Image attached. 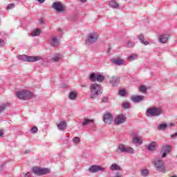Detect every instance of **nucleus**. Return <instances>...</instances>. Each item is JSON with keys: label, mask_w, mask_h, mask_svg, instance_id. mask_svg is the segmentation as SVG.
Listing matches in <instances>:
<instances>
[{"label": "nucleus", "mask_w": 177, "mask_h": 177, "mask_svg": "<svg viewBox=\"0 0 177 177\" xmlns=\"http://www.w3.org/2000/svg\"><path fill=\"white\" fill-rule=\"evenodd\" d=\"M102 93H103V88H102V86L96 83L91 84L90 95L91 99H96L99 95H102Z\"/></svg>", "instance_id": "nucleus-1"}, {"label": "nucleus", "mask_w": 177, "mask_h": 177, "mask_svg": "<svg viewBox=\"0 0 177 177\" xmlns=\"http://www.w3.org/2000/svg\"><path fill=\"white\" fill-rule=\"evenodd\" d=\"M162 114V109L161 108L152 107L149 108L146 111L147 117H158Z\"/></svg>", "instance_id": "nucleus-2"}, {"label": "nucleus", "mask_w": 177, "mask_h": 177, "mask_svg": "<svg viewBox=\"0 0 177 177\" xmlns=\"http://www.w3.org/2000/svg\"><path fill=\"white\" fill-rule=\"evenodd\" d=\"M153 164L158 171L165 174V165L164 164V161L161 160L160 158H155L153 161Z\"/></svg>", "instance_id": "nucleus-3"}, {"label": "nucleus", "mask_w": 177, "mask_h": 177, "mask_svg": "<svg viewBox=\"0 0 177 177\" xmlns=\"http://www.w3.org/2000/svg\"><path fill=\"white\" fill-rule=\"evenodd\" d=\"M97 38H99V34L96 32H92L89 33L86 39L85 44L86 45H92L95 42L97 41Z\"/></svg>", "instance_id": "nucleus-4"}, {"label": "nucleus", "mask_w": 177, "mask_h": 177, "mask_svg": "<svg viewBox=\"0 0 177 177\" xmlns=\"http://www.w3.org/2000/svg\"><path fill=\"white\" fill-rule=\"evenodd\" d=\"M17 97H19V99L27 100L31 99L32 97V93H31L28 91L22 90L21 91L17 92Z\"/></svg>", "instance_id": "nucleus-5"}, {"label": "nucleus", "mask_w": 177, "mask_h": 177, "mask_svg": "<svg viewBox=\"0 0 177 177\" xmlns=\"http://www.w3.org/2000/svg\"><path fill=\"white\" fill-rule=\"evenodd\" d=\"M32 172L37 176H42V175H46L50 174V169L48 168H41L35 167L32 168Z\"/></svg>", "instance_id": "nucleus-6"}, {"label": "nucleus", "mask_w": 177, "mask_h": 177, "mask_svg": "<svg viewBox=\"0 0 177 177\" xmlns=\"http://www.w3.org/2000/svg\"><path fill=\"white\" fill-rule=\"evenodd\" d=\"M52 8L57 10L59 13H64L67 10V6L60 2H54L52 5Z\"/></svg>", "instance_id": "nucleus-7"}, {"label": "nucleus", "mask_w": 177, "mask_h": 177, "mask_svg": "<svg viewBox=\"0 0 177 177\" xmlns=\"http://www.w3.org/2000/svg\"><path fill=\"white\" fill-rule=\"evenodd\" d=\"M127 121V116L124 114H120L116 115L114 119V122L115 125H121V124H124Z\"/></svg>", "instance_id": "nucleus-8"}, {"label": "nucleus", "mask_w": 177, "mask_h": 177, "mask_svg": "<svg viewBox=\"0 0 177 177\" xmlns=\"http://www.w3.org/2000/svg\"><path fill=\"white\" fill-rule=\"evenodd\" d=\"M132 142L133 145H136V146H140V145L143 143V140H142V137L139 136L138 133H134L133 134Z\"/></svg>", "instance_id": "nucleus-9"}, {"label": "nucleus", "mask_w": 177, "mask_h": 177, "mask_svg": "<svg viewBox=\"0 0 177 177\" xmlns=\"http://www.w3.org/2000/svg\"><path fill=\"white\" fill-rule=\"evenodd\" d=\"M103 121L108 125L113 122V115L110 113H106L104 115Z\"/></svg>", "instance_id": "nucleus-10"}, {"label": "nucleus", "mask_w": 177, "mask_h": 177, "mask_svg": "<svg viewBox=\"0 0 177 177\" xmlns=\"http://www.w3.org/2000/svg\"><path fill=\"white\" fill-rule=\"evenodd\" d=\"M171 151V146L169 145H165L162 147L160 154H162L161 157L162 158H164L167 157V155Z\"/></svg>", "instance_id": "nucleus-11"}, {"label": "nucleus", "mask_w": 177, "mask_h": 177, "mask_svg": "<svg viewBox=\"0 0 177 177\" xmlns=\"http://www.w3.org/2000/svg\"><path fill=\"white\" fill-rule=\"evenodd\" d=\"M120 77L119 76H112L109 80V84H112V86H117L120 82Z\"/></svg>", "instance_id": "nucleus-12"}, {"label": "nucleus", "mask_w": 177, "mask_h": 177, "mask_svg": "<svg viewBox=\"0 0 177 177\" xmlns=\"http://www.w3.org/2000/svg\"><path fill=\"white\" fill-rule=\"evenodd\" d=\"M99 171H104V167L97 165H92L89 167V172L95 173L99 172Z\"/></svg>", "instance_id": "nucleus-13"}, {"label": "nucleus", "mask_w": 177, "mask_h": 177, "mask_svg": "<svg viewBox=\"0 0 177 177\" xmlns=\"http://www.w3.org/2000/svg\"><path fill=\"white\" fill-rule=\"evenodd\" d=\"M145 95H133L131 97V100L133 102V103H139L145 100Z\"/></svg>", "instance_id": "nucleus-14"}, {"label": "nucleus", "mask_w": 177, "mask_h": 177, "mask_svg": "<svg viewBox=\"0 0 177 177\" xmlns=\"http://www.w3.org/2000/svg\"><path fill=\"white\" fill-rule=\"evenodd\" d=\"M39 60H41V57L28 56L26 62H29L30 63H34L35 62H38Z\"/></svg>", "instance_id": "nucleus-15"}, {"label": "nucleus", "mask_w": 177, "mask_h": 177, "mask_svg": "<svg viewBox=\"0 0 177 177\" xmlns=\"http://www.w3.org/2000/svg\"><path fill=\"white\" fill-rule=\"evenodd\" d=\"M62 59H63V55L57 54L52 57L51 62H53V63H58Z\"/></svg>", "instance_id": "nucleus-16"}, {"label": "nucleus", "mask_w": 177, "mask_h": 177, "mask_svg": "<svg viewBox=\"0 0 177 177\" xmlns=\"http://www.w3.org/2000/svg\"><path fill=\"white\" fill-rule=\"evenodd\" d=\"M111 171H122V168L120 165L117 163H113L110 167Z\"/></svg>", "instance_id": "nucleus-17"}, {"label": "nucleus", "mask_w": 177, "mask_h": 177, "mask_svg": "<svg viewBox=\"0 0 177 177\" xmlns=\"http://www.w3.org/2000/svg\"><path fill=\"white\" fill-rule=\"evenodd\" d=\"M169 37L167 35H162L159 37V42L160 44H167L168 42Z\"/></svg>", "instance_id": "nucleus-18"}, {"label": "nucleus", "mask_w": 177, "mask_h": 177, "mask_svg": "<svg viewBox=\"0 0 177 177\" xmlns=\"http://www.w3.org/2000/svg\"><path fill=\"white\" fill-rule=\"evenodd\" d=\"M116 153H127V147L124 145L120 144L116 150Z\"/></svg>", "instance_id": "nucleus-19"}, {"label": "nucleus", "mask_w": 177, "mask_h": 177, "mask_svg": "<svg viewBox=\"0 0 177 177\" xmlns=\"http://www.w3.org/2000/svg\"><path fill=\"white\" fill-rule=\"evenodd\" d=\"M111 62L113 64H115V66H122L124 64V59H113Z\"/></svg>", "instance_id": "nucleus-20"}, {"label": "nucleus", "mask_w": 177, "mask_h": 177, "mask_svg": "<svg viewBox=\"0 0 177 177\" xmlns=\"http://www.w3.org/2000/svg\"><path fill=\"white\" fill-rule=\"evenodd\" d=\"M57 128L59 131H64L67 128V123L65 121L61 122L57 124Z\"/></svg>", "instance_id": "nucleus-21"}, {"label": "nucleus", "mask_w": 177, "mask_h": 177, "mask_svg": "<svg viewBox=\"0 0 177 177\" xmlns=\"http://www.w3.org/2000/svg\"><path fill=\"white\" fill-rule=\"evenodd\" d=\"M156 147H157L156 142H152L147 146V149L149 150V151H153V150H156Z\"/></svg>", "instance_id": "nucleus-22"}, {"label": "nucleus", "mask_w": 177, "mask_h": 177, "mask_svg": "<svg viewBox=\"0 0 177 177\" xmlns=\"http://www.w3.org/2000/svg\"><path fill=\"white\" fill-rule=\"evenodd\" d=\"M109 6L113 8V9H120V4H118L116 1H111L109 2Z\"/></svg>", "instance_id": "nucleus-23"}, {"label": "nucleus", "mask_w": 177, "mask_h": 177, "mask_svg": "<svg viewBox=\"0 0 177 177\" xmlns=\"http://www.w3.org/2000/svg\"><path fill=\"white\" fill-rule=\"evenodd\" d=\"M138 38L143 45H147L149 44V41H145V36L143 35H138Z\"/></svg>", "instance_id": "nucleus-24"}, {"label": "nucleus", "mask_w": 177, "mask_h": 177, "mask_svg": "<svg viewBox=\"0 0 177 177\" xmlns=\"http://www.w3.org/2000/svg\"><path fill=\"white\" fill-rule=\"evenodd\" d=\"M40 35H41V29L39 28L35 29L31 33L32 37H38Z\"/></svg>", "instance_id": "nucleus-25"}, {"label": "nucleus", "mask_w": 177, "mask_h": 177, "mask_svg": "<svg viewBox=\"0 0 177 177\" xmlns=\"http://www.w3.org/2000/svg\"><path fill=\"white\" fill-rule=\"evenodd\" d=\"M167 127H168V124H167L166 123H163V124H159L158 126V131H165Z\"/></svg>", "instance_id": "nucleus-26"}, {"label": "nucleus", "mask_w": 177, "mask_h": 177, "mask_svg": "<svg viewBox=\"0 0 177 177\" xmlns=\"http://www.w3.org/2000/svg\"><path fill=\"white\" fill-rule=\"evenodd\" d=\"M68 97L71 99V100H75V99H77V93H75V91L71 92Z\"/></svg>", "instance_id": "nucleus-27"}, {"label": "nucleus", "mask_w": 177, "mask_h": 177, "mask_svg": "<svg viewBox=\"0 0 177 177\" xmlns=\"http://www.w3.org/2000/svg\"><path fill=\"white\" fill-rule=\"evenodd\" d=\"M139 57V55L138 54H131L130 56L128 57L127 59L129 60V62H133V60H136Z\"/></svg>", "instance_id": "nucleus-28"}, {"label": "nucleus", "mask_w": 177, "mask_h": 177, "mask_svg": "<svg viewBox=\"0 0 177 177\" xmlns=\"http://www.w3.org/2000/svg\"><path fill=\"white\" fill-rule=\"evenodd\" d=\"M91 122H93V120H89L87 118H84V122H82V125L83 127H86V125H89Z\"/></svg>", "instance_id": "nucleus-29"}, {"label": "nucleus", "mask_w": 177, "mask_h": 177, "mask_svg": "<svg viewBox=\"0 0 177 177\" xmlns=\"http://www.w3.org/2000/svg\"><path fill=\"white\" fill-rule=\"evenodd\" d=\"M97 75V74H95V73L90 74L89 79L92 82H96Z\"/></svg>", "instance_id": "nucleus-30"}, {"label": "nucleus", "mask_w": 177, "mask_h": 177, "mask_svg": "<svg viewBox=\"0 0 177 177\" xmlns=\"http://www.w3.org/2000/svg\"><path fill=\"white\" fill-rule=\"evenodd\" d=\"M58 44H59V40H57V38L53 37L52 41H51L52 46H57Z\"/></svg>", "instance_id": "nucleus-31"}, {"label": "nucleus", "mask_w": 177, "mask_h": 177, "mask_svg": "<svg viewBox=\"0 0 177 177\" xmlns=\"http://www.w3.org/2000/svg\"><path fill=\"white\" fill-rule=\"evenodd\" d=\"M96 81H97V82H103V81H104V76L100 74H97Z\"/></svg>", "instance_id": "nucleus-32"}, {"label": "nucleus", "mask_w": 177, "mask_h": 177, "mask_svg": "<svg viewBox=\"0 0 177 177\" xmlns=\"http://www.w3.org/2000/svg\"><path fill=\"white\" fill-rule=\"evenodd\" d=\"M140 91L142 93H146L147 92V87H146L145 85H141L140 86Z\"/></svg>", "instance_id": "nucleus-33"}, {"label": "nucleus", "mask_w": 177, "mask_h": 177, "mask_svg": "<svg viewBox=\"0 0 177 177\" xmlns=\"http://www.w3.org/2000/svg\"><path fill=\"white\" fill-rule=\"evenodd\" d=\"M18 59L22 60L23 62H27L28 56L26 55H19Z\"/></svg>", "instance_id": "nucleus-34"}, {"label": "nucleus", "mask_w": 177, "mask_h": 177, "mask_svg": "<svg viewBox=\"0 0 177 177\" xmlns=\"http://www.w3.org/2000/svg\"><path fill=\"white\" fill-rule=\"evenodd\" d=\"M126 153H130V154H133L135 151H133V148L131 147H126Z\"/></svg>", "instance_id": "nucleus-35"}, {"label": "nucleus", "mask_w": 177, "mask_h": 177, "mask_svg": "<svg viewBox=\"0 0 177 177\" xmlns=\"http://www.w3.org/2000/svg\"><path fill=\"white\" fill-rule=\"evenodd\" d=\"M123 109H129L131 107V104L128 102H124L122 104Z\"/></svg>", "instance_id": "nucleus-36"}, {"label": "nucleus", "mask_w": 177, "mask_h": 177, "mask_svg": "<svg viewBox=\"0 0 177 177\" xmlns=\"http://www.w3.org/2000/svg\"><path fill=\"white\" fill-rule=\"evenodd\" d=\"M149 175V170L147 169H143V170H141V176H147Z\"/></svg>", "instance_id": "nucleus-37"}, {"label": "nucleus", "mask_w": 177, "mask_h": 177, "mask_svg": "<svg viewBox=\"0 0 177 177\" xmlns=\"http://www.w3.org/2000/svg\"><path fill=\"white\" fill-rule=\"evenodd\" d=\"M8 107V103L6 104H3L2 105L0 106V113H2Z\"/></svg>", "instance_id": "nucleus-38"}, {"label": "nucleus", "mask_w": 177, "mask_h": 177, "mask_svg": "<svg viewBox=\"0 0 177 177\" xmlns=\"http://www.w3.org/2000/svg\"><path fill=\"white\" fill-rule=\"evenodd\" d=\"M30 132L32 133H37V132H38V127H33L31 129H30Z\"/></svg>", "instance_id": "nucleus-39"}, {"label": "nucleus", "mask_w": 177, "mask_h": 177, "mask_svg": "<svg viewBox=\"0 0 177 177\" xmlns=\"http://www.w3.org/2000/svg\"><path fill=\"white\" fill-rule=\"evenodd\" d=\"M127 48H133L135 46V43L129 41L127 44Z\"/></svg>", "instance_id": "nucleus-40"}, {"label": "nucleus", "mask_w": 177, "mask_h": 177, "mask_svg": "<svg viewBox=\"0 0 177 177\" xmlns=\"http://www.w3.org/2000/svg\"><path fill=\"white\" fill-rule=\"evenodd\" d=\"M73 141L74 142V143L77 145V143H79L81 141V140L80 139L79 137H75L73 138Z\"/></svg>", "instance_id": "nucleus-41"}, {"label": "nucleus", "mask_w": 177, "mask_h": 177, "mask_svg": "<svg viewBox=\"0 0 177 177\" xmlns=\"http://www.w3.org/2000/svg\"><path fill=\"white\" fill-rule=\"evenodd\" d=\"M15 6H16L15 5V3H10L7 6V9L8 10L13 9V8H15Z\"/></svg>", "instance_id": "nucleus-42"}, {"label": "nucleus", "mask_w": 177, "mask_h": 177, "mask_svg": "<svg viewBox=\"0 0 177 177\" xmlns=\"http://www.w3.org/2000/svg\"><path fill=\"white\" fill-rule=\"evenodd\" d=\"M126 93H127V91H125V90L119 91L120 96H124Z\"/></svg>", "instance_id": "nucleus-43"}, {"label": "nucleus", "mask_w": 177, "mask_h": 177, "mask_svg": "<svg viewBox=\"0 0 177 177\" xmlns=\"http://www.w3.org/2000/svg\"><path fill=\"white\" fill-rule=\"evenodd\" d=\"M102 103H109V97H103Z\"/></svg>", "instance_id": "nucleus-44"}, {"label": "nucleus", "mask_w": 177, "mask_h": 177, "mask_svg": "<svg viewBox=\"0 0 177 177\" xmlns=\"http://www.w3.org/2000/svg\"><path fill=\"white\" fill-rule=\"evenodd\" d=\"M5 46V41L2 39H0V47L2 48Z\"/></svg>", "instance_id": "nucleus-45"}, {"label": "nucleus", "mask_w": 177, "mask_h": 177, "mask_svg": "<svg viewBox=\"0 0 177 177\" xmlns=\"http://www.w3.org/2000/svg\"><path fill=\"white\" fill-rule=\"evenodd\" d=\"M31 176V173L30 172H27L26 174H25V177H30Z\"/></svg>", "instance_id": "nucleus-46"}, {"label": "nucleus", "mask_w": 177, "mask_h": 177, "mask_svg": "<svg viewBox=\"0 0 177 177\" xmlns=\"http://www.w3.org/2000/svg\"><path fill=\"white\" fill-rule=\"evenodd\" d=\"M176 137H177V132L175 133L174 134H172V135L171 136V138H176Z\"/></svg>", "instance_id": "nucleus-47"}, {"label": "nucleus", "mask_w": 177, "mask_h": 177, "mask_svg": "<svg viewBox=\"0 0 177 177\" xmlns=\"http://www.w3.org/2000/svg\"><path fill=\"white\" fill-rule=\"evenodd\" d=\"M1 136H3V130H0V137Z\"/></svg>", "instance_id": "nucleus-48"}, {"label": "nucleus", "mask_w": 177, "mask_h": 177, "mask_svg": "<svg viewBox=\"0 0 177 177\" xmlns=\"http://www.w3.org/2000/svg\"><path fill=\"white\" fill-rule=\"evenodd\" d=\"M38 2L39 3H44V2H45V0H38Z\"/></svg>", "instance_id": "nucleus-49"}, {"label": "nucleus", "mask_w": 177, "mask_h": 177, "mask_svg": "<svg viewBox=\"0 0 177 177\" xmlns=\"http://www.w3.org/2000/svg\"><path fill=\"white\" fill-rule=\"evenodd\" d=\"M81 87H82V88H86V85H85V84H81Z\"/></svg>", "instance_id": "nucleus-50"}, {"label": "nucleus", "mask_w": 177, "mask_h": 177, "mask_svg": "<svg viewBox=\"0 0 177 177\" xmlns=\"http://www.w3.org/2000/svg\"><path fill=\"white\" fill-rule=\"evenodd\" d=\"M28 153H30V150H26V151L24 152V154H28Z\"/></svg>", "instance_id": "nucleus-51"}, {"label": "nucleus", "mask_w": 177, "mask_h": 177, "mask_svg": "<svg viewBox=\"0 0 177 177\" xmlns=\"http://www.w3.org/2000/svg\"><path fill=\"white\" fill-rule=\"evenodd\" d=\"M81 2H82L83 3H85V2H86L87 0H80Z\"/></svg>", "instance_id": "nucleus-52"}, {"label": "nucleus", "mask_w": 177, "mask_h": 177, "mask_svg": "<svg viewBox=\"0 0 177 177\" xmlns=\"http://www.w3.org/2000/svg\"><path fill=\"white\" fill-rule=\"evenodd\" d=\"M169 127H174V123H170Z\"/></svg>", "instance_id": "nucleus-53"}]
</instances>
